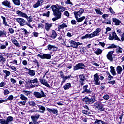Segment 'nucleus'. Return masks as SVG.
<instances>
[{
  "instance_id": "obj_1",
  "label": "nucleus",
  "mask_w": 124,
  "mask_h": 124,
  "mask_svg": "<svg viewBox=\"0 0 124 124\" xmlns=\"http://www.w3.org/2000/svg\"><path fill=\"white\" fill-rule=\"evenodd\" d=\"M50 8H51L53 11V15L55 17L52 19L53 22L59 20V19H61L62 18V12H63L65 10V8L62 6L59 5L58 4L52 5Z\"/></svg>"
},
{
  "instance_id": "obj_2",
  "label": "nucleus",
  "mask_w": 124,
  "mask_h": 124,
  "mask_svg": "<svg viewBox=\"0 0 124 124\" xmlns=\"http://www.w3.org/2000/svg\"><path fill=\"white\" fill-rule=\"evenodd\" d=\"M84 9L81 8L79 11H75L74 12V15L75 16V17L76 18V20H77L78 23H80L81 22H83L85 19H86V16H82V14L84 13Z\"/></svg>"
},
{
  "instance_id": "obj_3",
  "label": "nucleus",
  "mask_w": 124,
  "mask_h": 124,
  "mask_svg": "<svg viewBox=\"0 0 124 124\" xmlns=\"http://www.w3.org/2000/svg\"><path fill=\"white\" fill-rule=\"evenodd\" d=\"M93 83L96 86H100V80L102 81L104 79L103 76L99 75L98 73H96L93 76Z\"/></svg>"
},
{
  "instance_id": "obj_4",
  "label": "nucleus",
  "mask_w": 124,
  "mask_h": 124,
  "mask_svg": "<svg viewBox=\"0 0 124 124\" xmlns=\"http://www.w3.org/2000/svg\"><path fill=\"white\" fill-rule=\"evenodd\" d=\"M33 94L36 98H42V97H45L46 95L43 91H41V92H34Z\"/></svg>"
},
{
  "instance_id": "obj_5",
  "label": "nucleus",
  "mask_w": 124,
  "mask_h": 124,
  "mask_svg": "<svg viewBox=\"0 0 124 124\" xmlns=\"http://www.w3.org/2000/svg\"><path fill=\"white\" fill-rule=\"evenodd\" d=\"M83 102H85L86 104H92L94 102V99L91 98H89L88 97H85L82 99Z\"/></svg>"
},
{
  "instance_id": "obj_6",
  "label": "nucleus",
  "mask_w": 124,
  "mask_h": 124,
  "mask_svg": "<svg viewBox=\"0 0 124 124\" xmlns=\"http://www.w3.org/2000/svg\"><path fill=\"white\" fill-rule=\"evenodd\" d=\"M86 67V65L84 63H79L76 66H74V70H79V69H84Z\"/></svg>"
},
{
  "instance_id": "obj_7",
  "label": "nucleus",
  "mask_w": 124,
  "mask_h": 124,
  "mask_svg": "<svg viewBox=\"0 0 124 124\" xmlns=\"http://www.w3.org/2000/svg\"><path fill=\"white\" fill-rule=\"evenodd\" d=\"M16 20L19 24L20 26H26L27 24V21L23 18H16Z\"/></svg>"
},
{
  "instance_id": "obj_8",
  "label": "nucleus",
  "mask_w": 124,
  "mask_h": 124,
  "mask_svg": "<svg viewBox=\"0 0 124 124\" xmlns=\"http://www.w3.org/2000/svg\"><path fill=\"white\" fill-rule=\"evenodd\" d=\"M37 57H39V58H40L42 60H45L46 59V60H50L51 59V54H38L37 55Z\"/></svg>"
},
{
  "instance_id": "obj_9",
  "label": "nucleus",
  "mask_w": 124,
  "mask_h": 124,
  "mask_svg": "<svg viewBox=\"0 0 124 124\" xmlns=\"http://www.w3.org/2000/svg\"><path fill=\"white\" fill-rule=\"evenodd\" d=\"M29 82L31 83V88L38 87V80H37V78H34V79L30 80Z\"/></svg>"
},
{
  "instance_id": "obj_10",
  "label": "nucleus",
  "mask_w": 124,
  "mask_h": 124,
  "mask_svg": "<svg viewBox=\"0 0 124 124\" xmlns=\"http://www.w3.org/2000/svg\"><path fill=\"white\" fill-rule=\"evenodd\" d=\"M67 42L69 44H70V45L66 46V47L67 48H69L70 47H72V48H75L77 49V46H76V42L73 41V40H68L67 41Z\"/></svg>"
},
{
  "instance_id": "obj_11",
  "label": "nucleus",
  "mask_w": 124,
  "mask_h": 124,
  "mask_svg": "<svg viewBox=\"0 0 124 124\" xmlns=\"http://www.w3.org/2000/svg\"><path fill=\"white\" fill-rule=\"evenodd\" d=\"M2 5L6 6L7 8H12V6H11V3L10 1L8 0H5L1 3Z\"/></svg>"
},
{
  "instance_id": "obj_12",
  "label": "nucleus",
  "mask_w": 124,
  "mask_h": 124,
  "mask_svg": "<svg viewBox=\"0 0 124 124\" xmlns=\"http://www.w3.org/2000/svg\"><path fill=\"white\" fill-rule=\"evenodd\" d=\"M100 31H101V29L99 28H97L94 32L91 33L92 38L94 37V36H98L99 35Z\"/></svg>"
},
{
  "instance_id": "obj_13",
  "label": "nucleus",
  "mask_w": 124,
  "mask_h": 124,
  "mask_svg": "<svg viewBox=\"0 0 124 124\" xmlns=\"http://www.w3.org/2000/svg\"><path fill=\"white\" fill-rule=\"evenodd\" d=\"M113 54H114V51H110L107 55V58L110 62H113Z\"/></svg>"
},
{
  "instance_id": "obj_14",
  "label": "nucleus",
  "mask_w": 124,
  "mask_h": 124,
  "mask_svg": "<svg viewBox=\"0 0 124 124\" xmlns=\"http://www.w3.org/2000/svg\"><path fill=\"white\" fill-rule=\"evenodd\" d=\"M96 108L99 111H104V108H103V105L101 103H96L94 104Z\"/></svg>"
},
{
  "instance_id": "obj_15",
  "label": "nucleus",
  "mask_w": 124,
  "mask_h": 124,
  "mask_svg": "<svg viewBox=\"0 0 124 124\" xmlns=\"http://www.w3.org/2000/svg\"><path fill=\"white\" fill-rule=\"evenodd\" d=\"M112 21L115 26H120L122 24V21L116 17L112 18Z\"/></svg>"
},
{
  "instance_id": "obj_16",
  "label": "nucleus",
  "mask_w": 124,
  "mask_h": 124,
  "mask_svg": "<svg viewBox=\"0 0 124 124\" xmlns=\"http://www.w3.org/2000/svg\"><path fill=\"white\" fill-rule=\"evenodd\" d=\"M39 118H40V115L39 114H34L31 116L32 122L34 123H37V120H38Z\"/></svg>"
},
{
  "instance_id": "obj_17",
  "label": "nucleus",
  "mask_w": 124,
  "mask_h": 124,
  "mask_svg": "<svg viewBox=\"0 0 124 124\" xmlns=\"http://www.w3.org/2000/svg\"><path fill=\"white\" fill-rule=\"evenodd\" d=\"M86 80V76L85 75H79V82L82 86L85 84V80Z\"/></svg>"
},
{
  "instance_id": "obj_18",
  "label": "nucleus",
  "mask_w": 124,
  "mask_h": 124,
  "mask_svg": "<svg viewBox=\"0 0 124 124\" xmlns=\"http://www.w3.org/2000/svg\"><path fill=\"white\" fill-rule=\"evenodd\" d=\"M16 14H17L20 17H22V18H27L28 17V15L26 13L22 12L21 11H17L16 12Z\"/></svg>"
},
{
  "instance_id": "obj_19",
  "label": "nucleus",
  "mask_w": 124,
  "mask_h": 124,
  "mask_svg": "<svg viewBox=\"0 0 124 124\" xmlns=\"http://www.w3.org/2000/svg\"><path fill=\"white\" fill-rule=\"evenodd\" d=\"M39 81H40L41 84H42V85L46 86L47 88H50V85H49V84L48 83L47 81H46V80L43 79V78H40L39 79Z\"/></svg>"
},
{
  "instance_id": "obj_20",
  "label": "nucleus",
  "mask_w": 124,
  "mask_h": 124,
  "mask_svg": "<svg viewBox=\"0 0 124 124\" xmlns=\"http://www.w3.org/2000/svg\"><path fill=\"white\" fill-rule=\"evenodd\" d=\"M52 26L53 24H52V23H45V29L46 31H49Z\"/></svg>"
},
{
  "instance_id": "obj_21",
  "label": "nucleus",
  "mask_w": 124,
  "mask_h": 124,
  "mask_svg": "<svg viewBox=\"0 0 124 124\" xmlns=\"http://www.w3.org/2000/svg\"><path fill=\"white\" fill-rule=\"evenodd\" d=\"M46 110L49 113H53V114H54L55 115L58 114V109L56 108H46Z\"/></svg>"
},
{
  "instance_id": "obj_22",
  "label": "nucleus",
  "mask_w": 124,
  "mask_h": 124,
  "mask_svg": "<svg viewBox=\"0 0 124 124\" xmlns=\"http://www.w3.org/2000/svg\"><path fill=\"white\" fill-rule=\"evenodd\" d=\"M0 37H7V31L5 30H0Z\"/></svg>"
},
{
  "instance_id": "obj_23",
  "label": "nucleus",
  "mask_w": 124,
  "mask_h": 124,
  "mask_svg": "<svg viewBox=\"0 0 124 124\" xmlns=\"http://www.w3.org/2000/svg\"><path fill=\"white\" fill-rule=\"evenodd\" d=\"M42 3H43V0H38L37 2L33 5V7H34V8H37V7L40 6Z\"/></svg>"
},
{
  "instance_id": "obj_24",
  "label": "nucleus",
  "mask_w": 124,
  "mask_h": 124,
  "mask_svg": "<svg viewBox=\"0 0 124 124\" xmlns=\"http://www.w3.org/2000/svg\"><path fill=\"white\" fill-rule=\"evenodd\" d=\"M47 47L49 51H52V50L53 51H57V49H58V47H57L56 46H52L51 45H48Z\"/></svg>"
},
{
  "instance_id": "obj_25",
  "label": "nucleus",
  "mask_w": 124,
  "mask_h": 124,
  "mask_svg": "<svg viewBox=\"0 0 124 124\" xmlns=\"http://www.w3.org/2000/svg\"><path fill=\"white\" fill-rule=\"evenodd\" d=\"M89 85H86L83 87V90H85L86 93H92V91H91L90 89H88V87Z\"/></svg>"
},
{
  "instance_id": "obj_26",
  "label": "nucleus",
  "mask_w": 124,
  "mask_h": 124,
  "mask_svg": "<svg viewBox=\"0 0 124 124\" xmlns=\"http://www.w3.org/2000/svg\"><path fill=\"white\" fill-rule=\"evenodd\" d=\"M64 28H67V24H66V23H62L60 25H58V31H60L62 29H64Z\"/></svg>"
},
{
  "instance_id": "obj_27",
  "label": "nucleus",
  "mask_w": 124,
  "mask_h": 124,
  "mask_svg": "<svg viewBox=\"0 0 124 124\" xmlns=\"http://www.w3.org/2000/svg\"><path fill=\"white\" fill-rule=\"evenodd\" d=\"M57 36H58V33H57V32H56L55 30H52L50 37H51V38L53 39H55Z\"/></svg>"
},
{
  "instance_id": "obj_28",
  "label": "nucleus",
  "mask_w": 124,
  "mask_h": 124,
  "mask_svg": "<svg viewBox=\"0 0 124 124\" xmlns=\"http://www.w3.org/2000/svg\"><path fill=\"white\" fill-rule=\"evenodd\" d=\"M116 50L115 52L116 54H122L123 53V48H122L121 47L118 46L116 47Z\"/></svg>"
},
{
  "instance_id": "obj_29",
  "label": "nucleus",
  "mask_w": 124,
  "mask_h": 124,
  "mask_svg": "<svg viewBox=\"0 0 124 124\" xmlns=\"http://www.w3.org/2000/svg\"><path fill=\"white\" fill-rule=\"evenodd\" d=\"M38 107L39 108V112L40 113H44V112H45V110H46V109L45 108V107L41 106V105H38Z\"/></svg>"
},
{
  "instance_id": "obj_30",
  "label": "nucleus",
  "mask_w": 124,
  "mask_h": 124,
  "mask_svg": "<svg viewBox=\"0 0 124 124\" xmlns=\"http://www.w3.org/2000/svg\"><path fill=\"white\" fill-rule=\"evenodd\" d=\"M6 46H8V42H7V41H5V42H4V45H0V49L3 50L6 48Z\"/></svg>"
},
{
  "instance_id": "obj_31",
  "label": "nucleus",
  "mask_w": 124,
  "mask_h": 124,
  "mask_svg": "<svg viewBox=\"0 0 124 124\" xmlns=\"http://www.w3.org/2000/svg\"><path fill=\"white\" fill-rule=\"evenodd\" d=\"M112 35L113 37V39H115V40H117L118 41H119V40H121V39L118 37L117 35V34L115 32H112Z\"/></svg>"
},
{
  "instance_id": "obj_32",
  "label": "nucleus",
  "mask_w": 124,
  "mask_h": 124,
  "mask_svg": "<svg viewBox=\"0 0 124 124\" xmlns=\"http://www.w3.org/2000/svg\"><path fill=\"white\" fill-rule=\"evenodd\" d=\"M12 1L15 5L19 6L21 5V0H12Z\"/></svg>"
},
{
  "instance_id": "obj_33",
  "label": "nucleus",
  "mask_w": 124,
  "mask_h": 124,
  "mask_svg": "<svg viewBox=\"0 0 124 124\" xmlns=\"http://www.w3.org/2000/svg\"><path fill=\"white\" fill-rule=\"evenodd\" d=\"M1 19H2L3 20V24L6 27H9V25L7 24V22H6V18L5 17L3 16H1Z\"/></svg>"
},
{
  "instance_id": "obj_34",
  "label": "nucleus",
  "mask_w": 124,
  "mask_h": 124,
  "mask_svg": "<svg viewBox=\"0 0 124 124\" xmlns=\"http://www.w3.org/2000/svg\"><path fill=\"white\" fill-rule=\"evenodd\" d=\"M110 72L111 73V74H112V75L113 76H115V75H117V73H116V71H115V68L114 67H113L112 66H111L110 67Z\"/></svg>"
},
{
  "instance_id": "obj_35",
  "label": "nucleus",
  "mask_w": 124,
  "mask_h": 124,
  "mask_svg": "<svg viewBox=\"0 0 124 124\" xmlns=\"http://www.w3.org/2000/svg\"><path fill=\"white\" fill-rule=\"evenodd\" d=\"M71 88V84L70 83H67L63 86V89L65 90H69V88Z\"/></svg>"
},
{
  "instance_id": "obj_36",
  "label": "nucleus",
  "mask_w": 124,
  "mask_h": 124,
  "mask_svg": "<svg viewBox=\"0 0 124 124\" xmlns=\"http://www.w3.org/2000/svg\"><path fill=\"white\" fill-rule=\"evenodd\" d=\"M94 124H107V123L104 122L102 120H99L98 119H96L94 122Z\"/></svg>"
},
{
  "instance_id": "obj_37",
  "label": "nucleus",
  "mask_w": 124,
  "mask_h": 124,
  "mask_svg": "<svg viewBox=\"0 0 124 124\" xmlns=\"http://www.w3.org/2000/svg\"><path fill=\"white\" fill-rule=\"evenodd\" d=\"M20 98L21 100L24 101H27V100H28V97H27L24 94H21L20 95Z\"/></svg>"
},
{
  "instance_id": "obj_38",
  "label": "nucleus",
  "mask_w": 124,
  "mask_h": 124,
  "mask_svg": "<svg viewBox=\"0 0 124 124\" xmlns=\"http://www.w3.org/2000/svg\"><path fill=\"white\" fill-rule=\"evenodd\" d=\"M117 72L118 74H121L123 71V68L120 66H118L116 68Z\"/></svg>"
},
{
  "instance_id": "obj_39",
  "label": "nucleus",
  "mask_w": 124,
  "mask_h": 124,
  "mask_svg": "<svg viewBox=\"0 0 124 124\" xmlns=\"http://www.w3.org/2000/svg\"><path fill=\"white\" fill-rule=\"evenodd\" d=\"M95 50L94 54H96V55H101V54H102V50L100 48H97Z\"/></svg>"
},
{
  "instance_id": "obj_40",
  "label": "nucleus",
  "mask_w": 124,
  "mask_h": 124,
  "mask_svg": "<svg viewBox=\"0 0 124 124\" xmlns=\"http://www.w3.org/2000/svg\"><path fill=\"white\" fill-rule=\"evenodd\" d=\"M86 38H93L91 34H87L81 37V39L84 40Z\"/></svg>"
},
{
  "instance_id": "obj_41",
  "label": "nucleus",
  "mask_w": 124,
  "mask_h": 124,
  "mask_svg": "<svg viewBox=\"0 0 124 124\" xmlns=\"http://www.w3.org/2000/svg\"><path fill=\"white\" fill-rule=\"evenodd\" d=\"M12 42L16 47H20V44H19L18 41L15 39L12 40Z\"/></svg>"
},
{
  "instance_id": "obj_42",
  "label": "nucleus",
  "mask_w": 124,
  "mask_h": 124,
  "mask_svg": "<svg viewBox=\"0 0 124 124\" xmlns=\"http://www.w3.org/2000/svg\"><path fill=\"white\" fill-rule=\"evenodd\" d=\"M28 74L31 75V76H34L35 75V72L33 70H29Z\"/></svg>"
},
{
  "instance_id": "obj_43",
  "label": "nucleus",
  "mask_w": 124,
  "mask_h": 124,
  "mask_svg": "<svg viewBox=\"0 0 124 124\" xmlns=\"http://www.w3.org/2000/svg\"><path fill=\"white\" fill-rule=\"evenodd\" d=\"M95 11L96 14H98L99 15H102V14H103V13L100 11V8L95 9Z\"/></svg>"
},
{
  "instance_id": "obj_44",
  "label": "nucleus",
  "mask_w": 124,
  "mask_h": 124,
  "mask_svg": "<svg viewBox=\"0 0 124 124\" xmlns=\"http://www.w3.org/2000/svg\"><path fill=\"white\" fill-rule=\"evenodd\" d=\"M80 120L83 121L84 123H87L88 122V118L85 116L80 117Z\"/></svg>"
},
{
  "instance_id": "obj_45",
  "label": "nucleus",
  "mask_w": 124,
  "mask_h": 124,
  "mask_svg": "<svg viewBox=\"0 0 124 124\" xmlns=\"http://www.w3.org/2000/svg\"><path fill=\"white\" fill-rule=\"evenodd\" d=\"M3 72L6 74V77H8L10 74H11V73L9 71H7L6 70H4L3 71Z\"/></svg>"
},
{
  "instance_id": "obj_46",
  "label": "nucleus",
  "mask_w": 124,
  "mask_h": 124,
  "mask_svg": "<svg viewBox=\"0 0 124 124\" xmlns=\"http://www.w3.org/2000/svg\"><path fill=\"white\" fill-rule=\"evenodd\" d=\"M22 93H23L24 94L26 95V96H29V95L31 94V92L28 91L23 90Z\"/></svg>"
},
{
  "instance_id": "obj_47",
  "label": "nucleus",
  "mask_w": 124,
  "mask_h": 124,
  "mask_svg": "<svg viewBox=\"0 0 124 124\" xmlns=\"http://www.w3.org/2000/svg\"><path fill=\"white\" fill-rule=\"evenodd\" d=\"M3 54L0 53V62H5V58L3 57Z\"/></svg>"
},
{
  "instance_id": "obj_48",
  "label": "nucleus",
  "mask_w": 124,
  "mask_h": 124,
  "mask_svg": "<svg viewBox=\"0 0 124 124\" xmlns=\"http://www.w3.org/2000/svg\"><path fill=\"white\" fill-rule=\"evenodd\" d=\"M26 19L29 23H31V22H32V17L31 16H27Z\"/></svg>"
},
{
  "instance_id": "obj_49",
  "label": "nucleus",
  "mask_w": 124,
  "mask_h": 124,
  "mask_svg": "<svg viewBox=\"0 0 124 124\" xmlns=\"http://www.w3.org/2000/svg\"><path fill=\"white\" fill-rule=\"evenodd\" d=\"M28 103L30 106H32V107H34V106H35V102L33 101H29L28 102Z\"/></svg>"
},
{
  "instance_id": "obj_50",
  "label": "nucleus",
  "mask_w": 124,
  "mask_h": 124,
  "mask_svg": "<svg viewBox=\"0 0 124 124\" xmlns=\"http://www.w3.org/2000/svg\"><path fill=\"white\" fill-rule=\"evenodd\" d=\"M65 4H69V5L71 7L73 5V3L70 0H66L65 1Z\"/></svg>"
},
{
  "instance_id": "obj_51",
  "label": "nucleus",
  "mask_w": 124,
  "mask_h": 124,
  "mask_svg": "<svg viewBox=\"0 0 124 124\" xmlns=\"http://www.w3.org/2000/svg\"><path fill=\"white\" fill-rule=\"evenodd\" d=\"M103 98H104V99H105V100H108V99H109V98H110V96H109V95H108V94H106L103 96Z\"/></svg>"
},
{
  "instance_id": "obj_52",
  "label": "nucleus",
  "mask_w": 124,
  "mask_h": 124,
  "mask_svg": "<svg viewBox=\"0 0 124 124\" xmlns=\"http://www.w3.org/2000/svg\"><path fill=\"white\" fill-rule=\"evenodd\" d=\"M113 48H117V46L111 44L110 46L108 47V49H113Z\"/></svg>"
},
{
  "instance_id": "obj_53",
  "label": "nucleus",
  "mask_w": 124,
  "mask_h": 124,
  "mask_svg": "<svg viewBox=\"0 0 124 124\" xmlns=\"http://www.w3.org/2000/svg\"><path fill=\"white\" fill-rule=\"evenodd\" d=\"M62 81L61 82V86H62V85H63V84H64V83H65V81H66V80H67L66 78L65 77V76H64L62 78Z\"/></svg>"
},
{
  "instance_id": "obj_54",
  "label": "nucleus",
  "mask_w": 124,
  "mask_h": 124,
  "mask_svg": "<svg viewBox=\"0 0 124 124\" xmlns=\"http://www.w3.org/2000/svg\"><path fill=\"white\" fill-rule=\"evenodd\" d=\"M18 104L19 106H22V105H26V101L18 102Z\"/></svg>"
},
{
  "instance_id": "obj_55",
  "label": "nucleus",
  "mask_w": 124,
  "mask_h": 124,
  "mask_svg": "<svg viewBox=\"0 0 124 124\" xmlns=\"http://www.w3.org/2000/svg\"><path fill=\"white\" fill-rule=\"evenodd\" d=\"M9 68H11L13 71H17V69L14 66H9Z\"/></svg>"
},
{
  "instance_id": "obj_56",
  "label": "nucleus",
  "mask_w": 124,
  "mask_h": 124,
  "mask_svg": "<svg viewBox=\"0 0 124 124\" xmlns=\"http://www.w3.org/2000/svg\"><path fill=\"white\" fill-rule=\"evenodd\" d=\"M14 98V97L13 96V95H10V96H9V97L7 98V99H6L7 101V100H13Z\"/></svg>"
},
{
  "instance_id": "obj_57",
  "label": "nucleus",
  "mask_w": 124,
  "mask_h": 124,
  "mask_svg": "<svg viewBox=\"0 0 124 124\" xmlns=\"http://www.w3.org/2000/svg\"><path fill=\"white\" fill-rule=\"evenodd\" d=\"M9 91L7 89H6L5 90H4V92H3V93L4 94V95H6L7 94H9Z\"/></svg>"
},
{
  "instance_id": "obj_58",
  "label": "nucleus",
  "mask_w": 124,
  "mask_h": 124,
  "mask_svg": "<svg viewBox=\"0 0 124 124\" xmlns=\"http://www.w3.org/2000/svg\"><path fill=\"white\" fill-rule=\"evenodd\" d=\"M21 31H22V32H24L25 34H28L29 33V32H28V31H27L25 28H21Z\"/></svg>"
},
{
  "instance_id": "obj_59",
  "label": "nucleus",
  "mask_w": 124,
  "mask_h": 124,
  "mask_svg": "<svg viewBox=\"0 0 124 124\" xmlns=\"http://www.w3.org/2000/svg\"><path fill=\"white\" fill-rule=\"evenodd\" d=\"M43 16H46V17H49V16H50V11H48L46 13L43 14Z\"/></svg>"
},
{
  "instance_id": "obj_60",
  "label": "nucleus",
  "mask_w": 124,
  "mask_h": 124,
  "mask_svg": "<svg viewBox=\"0 0 124 124\" xmlns=\"http://www.w3.org/2000/svg\"><path fill=\"white\" fill-rule=\"evenodd\" d=\"M121 39L119 40V41H121L122 42H123L124 41V33L121 35Z\"/></svg>"
},
{
  "instance_id": "obj_61",
  "label": "nucleus",
  "mask_w": 124,
  "mask_h": 124,
  "mask_svg": "<svg viewBox=\"0 0 124 124\" xmlns=\"http://www.w3.org/2000/svg\"><path fill=\"white\" fill-rule=\"evenodd\" d=\"M4 86H5V82L2 81L1 83H0V88H3Z\"/></svg>"
},
{
  "instance_id": "obj_62",
  "label": "nucleus",
  "mask_w": 124,
  "mask_h": 124,
  "mask_svg": "<svg viewBox=\"0 0 124 124\" xmlns=\"http://www.w3.org/2000/svg\"><path fill=\"white\" fill-rule=\"evenodd\" d=\"M109 16V15L108 14H104L102 15V17L103 19H106V18H108V16Z\"/></svg>"
},
{
  "instance_id": "obj_63",
  "label": "nucleus",
  "mask_w": 124,
  "mask_h": 124,
  "mask_svg": "<svg viewBox=\"0 0 124 124\" xmlns=\"http://www.w3.org/2000/svg\"><path fill=\"white\" fill-rule=\"evenodd\" d=\"M108 9L111 14H115V12L114 10H113V9H112V7H110Z\"/></svg>"
},
{
  "instance_id": "obj_64",
  "label": "nucleus",
  "mask_w": 124,
  "mask_h": 124,
  "mask_svg": "<svg viewBox=\"0 0 124 124\" xmlns=\"http://www.w3.org/2000/svg\"><path fill=\"white\" fill-rule=\"evenodd\" d=\"M71 23L72 24V25H76V24L77 23V21H76L74 19H73L71 21Z\"/></svg>"
}]
</instances>
